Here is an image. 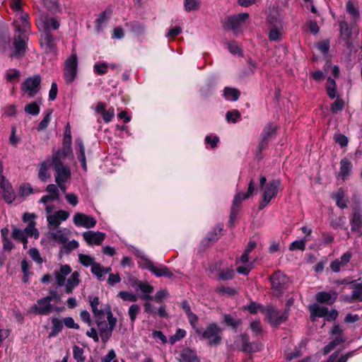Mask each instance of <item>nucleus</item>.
Here are the masks:
<instances>
[{"instance_id": "5fc2aeb1", "label": "nucleus", "mask_w": 362, "mask_h": 362, "mask_svg": "<svg viewBox=\"0 0 362 362\" xmlns=\"http://www.w3.org/2000/svg\"><path fill=\"white\" fill-rule=\"evenodd\" d=\"M73 355L76 362H84L86 360L83 356V349L78 346L75 345L73 347Z\"/></svg>"}, {"instance_id": "052dcab7", "label": "nucleus", "mask_w": 362, "mask_h": 362, "mask_svg": "<svg viewBox=\"0 0 362 362\" xmlns=\"http://www.w3.org/2000/svg\"><path fill=\"white\" fill-rule=\"evenodd\" d=\"M351 228L353 230H358L361 224H362V218L361 215L358 212H355L354 214L353 218L351 221Z\"/></svg>"}, {"instance_id": "393cba45", "label": "nucleus", "mask_w": 362, "mask_h": 362, "mask_svg": "<svg viewBox=\"0 0 362 362\" xmlns=\"http://www.w3.org/2000/svg\"><path fill=\"white\" fill-rule=\"evenodd\" d=\"M95 111L101 115L105 123L110 122L115 117L114 108L111 107L108 110H106V105L103 102L97 103Z\"/></svg>"}, {"instance_id": "58836bf2", "label": "nucleus", "mask_w": 362, "mask_h": 362, "mask_svg": "<svg viewBox=\"0 0 362 362\" xmlns=\"http://www.w3.org/2000/svg\"><path fill=\"white\" fill-rule=\"evenodd\" d=\"M347 300L353 302L355 300L362 301V283L354 284V289L351 296L346 297Z\"/></svg>"}, {"instance_id": "4468645a", "label": "nucleus", "mask_w": 362, "mask_h": 362, "mask_svg": "<svg viewBox=\"0 0 362 362\" xmlns=\"http://www.w3.org/2000/svg\"><path fill=\"white\" fill-rule=\"evenodd\" d=\"M247 13H241L235 16L228 17L224 23V28L232 30L235 35L240 33V28L248 18Z\"/></svg>"}, {"instance_id": "5701e85b", "label": "nucleus", "mask_w": 362, "mask_h": 362, "mask_svg": "<svg viewBox=\"0 0 362 362\" xmlns=\"http://www.w3.org/2000/svg\"><path fill=\"white\" fill-rule=\"evenodd\" d=\"M277 127L273 123L267 124L262 133V142L258 146V152L260 153L267 146L268 140L276 134Z\"/></svg>"}, {"instance_id": "2eb2a0df", "label": "nucleus", "mask_w": 362, "mask_h": 362, "mask_svg": "<svg viewBox=\"0 0 362 362\" xmlns=\"http://www.w3.org/2000/svg\"><path fill=\"white\" fill-rule=\"evenodd\" d=\"M35 24L40 33H50L51 29L57 30L59 27V23L55 18L46 15H40L36 19Z\"/></svg>"}, {"instance_id": "69168bd1", "label": "nucleus", "mask_w": 362, "mask_h": 362, "mask_svg": "<svg viewBox=\"0 0 362 362\" xmlns=\"http://www.w3.org/2000/svg\"><path fill=\"white\" fill-rule=\"evenodd\" d=\"M240 117L241 115L237 110L229 111L226 113V119L228 122L235 123L240 120Z\"/></svg>"}, {"instance_id": "423d86ee", "label": "nucleus", "mask_w": 362, "mask_h": 362, "mask_svg": "<svg viewBox=\"0 0 362 362\" xmlns=\"http://www.w3.org/2000/svg\"><path fill=\"white\" fill-rule=\"evenodd\" d=\"M56 293L53 291L51 293V296L39 299L35 305L31 306L30 310L41 315L50 314L57 310V308L51 303Z\"/></svg>"}, {"instance_id": "a211bd4d", "label": "nucleus", "mask_w": 362, "mask_h": 362, "mask_svg": "<svg viewBox=\"0 0 362 362\" xmlns=\"http://www.w3.org/2000/svg\"><path fill=\"white\" fill-rule=\"evenodd\" d=\"M73 221L76 226L91 228L97 223L95 218L91 216L83 213H76L73 217Z\"/></svg>"}, {"instance_id": "72a5a7b5", "label": "nucleus", "mask_w": 362, "mask_h": 362, "mask_svg": "<svg viewBox=\"0 0 362 362\" xmlns=\"http://www.w3.org/2000/svg\"><path fill=\"white\" fill-rule=\"evenodd\" d=\"M352 169V164L350 160L346 158H344L340 161V170L339 173V177L343 180H346L351 173Z\"/></svg>"}, {"instance_id": "0e129e2a", "label": "nucleus", "mask_w": 362, "mask_h": 362, "mask_svg": "<svg viewBox=\"0 0 362 362\" xmlns=\"http://www.w3.org/2000/svg\"><path fill=\"white\" fill-rule=\"evenodd\" d=\"M33 192V187L29 183L23 184L19 188V194L21 197H28Z\"/></svg>"}, {"instance_id": "3c124183", "label": "nucleus", "mask_w": 362, "mask_h": 362, "mask_svg": "<svg viewBox=\"0 0 362 362\" xmlns=\"http://www.w3.org/2000/svg\"><path fill=\"white\" fill-rule=\"evenodd\" d=\"M109 68V64L106 62L97 63L93 66V71L98 75L105 74Z\"/></svg>"}, {"instance_id": "6e6552de", "label": "nucleus", "mask_w": 362, "mask_h": 362, "mask_svg": "<svg viewBox=\"0 0 362 362\" xmlns=\"http://www.w3.org/2000/svg\"><path fill=\"white\" fill-rule=\"evenodd\" d=\"M78 60L76 53H72L64 64V77L66 83H72L77 74Z\"/></svg>"}, {"instance_id": "6ab92c4d", "label": "nucleus", "mask_w": 362, "mask_h": 362, "mask_svg": "<svg viewBox=\"0 0 362 362\" xmlns=\"http://www.w3.org/2000/svg\"><path fill=\"white\" fill-rule=\"evenodd\" d=\"M331 334L335 336L334 340L330 341L327 345L324 347V354H327L329 353L332 350H333L337 346L342 344L344 342V339L342 337L343 330L340 328V327L337 325H334L331 330Z\"/></svg>"}, {"instance_id": "b1692460", "label": "nucleus", "mask_w": 362, "mask_h": 362, "mask_svg": "<svg viewBox=\"0 0 362 362\" xmlns=\"http://www.w3.org/2000/svg\"><path fill=\"white\" fill-rule=\"evenodd\" d=\"M352 257V252L347 251L339 259H336L330 264V269L334 272H339L341 269L344 268L350 262Z\"/></svg>"}, {"instance_id": "2f4dec72", "label": "nucleus", "mask_w": 362, "mask_h": 362, "mask_svg": "<svg viewBox=\"0 0 362 362\" xmlns=\"http://www.w3.org/2000/svg\"><path fill=\"white\" fill-rule=\"evenodd\" d=\"M52 165H53L52 159H47L40 164L38 172V177L40 180L46 181L50 177L49 168Z\"/></svg>"}, {"instance_id": "4d7b16f0", "label": "nucleus", "mask_w": 362, "mask_h": 362, "mask_svg": "<svg viewBox=\"0 0 362 362\" xmlns=\"http://www.w3.org/2000/svg\"><path fill=\"white\" fill-rule=\"evenodd\" d=\"M91 272L97 276L98 280L101 281L103 279L104 276V269L103 267H102L99 263L96 262L93 264L91 267Z\"/></svg>"}, {"instance_id": "79ce46f5", "label": "nucleus", "mask_w": 362, "mask_h": 362, "mask_svg": "<svg viewBox=\"0 0 362 362\" xmlns=\"http://www.w3.org/2000/svg\"><path fill=\"white\" fill-rule=\"evenodd\" d=\"M12 237L13 239L22 242V243L23 244V247L26 248L28 243V238L25 234V231L23 230L14 228L12 232Z\"/></svg>"}, {"instance_id": "c85d7f7f", "label": "nucleus", "mask_w": 362, "mask_h": 362, "mask_svg": "<svg viewBox=\"0 0 362 362\" xmlns=\"http://www.w3.org/2000/svg\"><path fill=\"white\" fill-rule=\"evenodd\" d=\"M75 151L76 154L78 155V158L81 162L83 168L86 170V160L85 156V147L83 142V140L80 138H78L75 141Z\"/></svg>"}, {"instance_id": "f3484780", "label": "nucleus", "mask_w": 362, "mask_h": 362, "mask_svg": "<svg viewBox=\"0 0 362 362\" xmlns=\"http://www.w3.org/2000/svg\"><path fill=\"white\" fill-rule=\"evenodd\" d=\"M264 314L268 319L269 322L273 326H278L286 321L288 317V313L284 311L281 313L272 306H268Z\"/></svg>"}, {"instance_id": "c03bdc74", "label": "nucleus", "mask_w": 362, "mask_h": 362, "mask_svg": "<svg viewBox=\"0 0 362 362\" xmlns=\"http://www.w3.org/2000/svg\"><path fill=\"white\" fill-rule=\"evenodd\" d=\"M310 239L305 236L303 239L300 240H296L291 243L289 245V250L291 251H294L296 250H299L301 251H303L305 249V243L309 240Z\"/></svg>"}, {"instance_id": "864d4df0", "label": "nucleus", "mask_w": 362, "mask_h": 362, "mask_svg": "<svg viewBox=\"0 0 362 362\" xmlns=\"http://www.w3.org/2000/svg\"><path fill=\"white\" fill-rule=\"evenodd\" d=\"M351 353L343 356H339V353L331 355L326 362H346L348 358L351 356Z\"/></svg>"}, {"instance_id": "49530a36", "label": "nucleus", "mask_w": 362, "mask_h": 362, "mask_svg": "<svg viewBox=\"0 0 362 362\" xmlns=\"http://www.w3.org/2000/svg\"><path fill=\"white\" fill-rule=\"evenodd\" d=\"M24 6L25 4L23 0H11L10 2V7L15 14L25 11Z\"/></svg>"}, {"instance_id": "338daca9", "label": "nucleus", "mask_w": 362, "mask_h": 362, "mask_svg": "<svg viewBox=\"0 0 362 362\" xmlns=\"http://www.w3.org/2000/svg\"><path fill=\"white\" fill-rule=\"evenodd\" d=\"M252 268V263H241L238 264L236 270L239 274L247 275L251 271Z\"/></svg>"}, {"instance_id": "f704fd0d", "label": "nucleus", "mask_w": 362, "mask_h": 362, "mask_svg": "<svg viewBox=\"0 0 362 362\" xmlns=\"http://www.w3.org/2000/svg\"><path fill=\"white\" fill-rule=\"evenodd\" d=\"M51 322H52V326H51V332L49 334V337L57 336L59 332H62L63 327H64L63 320H62L57 317L52 318Z\"/></svg>"}, {"instance_id": "0eeeda50", "label": "nucleus", "mask_w": 362, "mask_h": 362, "mask_svg": "<svg viewBox=\"0 0 362 362\" xmlns=\"http://www.w3.org/2000/svg\"><path fill=\"white\" fill-rule=\"evenodd\" d=\"M281 182L279 180H274L268 182L263 187V197L259 203V209H264L271 200L276 196L279 190Z\"/></svg>"}, {"instance_id": "ddd939ff", "label": "nucleus", "mask_w": 362, "mask_h": 362, "mask_svg": "<svg viewBox=\"0 0 362 362\" xmlns=\"http://www.w3.org/2000/svg\"><path fill=\"white\" fill-rule=\"evenodd\" d=\"M311 319L315 321L316 317H324L327 321L334 320L337 318L338 313L336 310H329L327 308L313 305L310 307Z\"/></svg>"}, {"instance_id": "f257e3e1", "label": "nucleus", "mask_w": 362, "mask_h": 362, "mask_svg": "<svg viewBox=\"0 0 362 362\" xmlns=\"http://www.w3.org/2000/svg\"><path fill=\"white\" fill-rule=\"evenodd\" d=\"M13 24L18 35H15L13 39L14 50L11 56L19 57L25 53L26 49V40H28L26 33H28L30 27L28 13L23 11L15 14Z\"/></svg>"}, {"instance_id": "c756f323", "label": "nucleus", "mask_w": 362, "mask_h": 362, "mask_svg": "<svg viewBox=\"0 0 362 362\" xmlns=\"http://www.w3.org/2000/svg\"><path fill=\"white\" fill-rule=\"evenodd\" d=\"M136 284L139 290L143 293L141 299L153 300V296H149V294L153 293V287L148 282L139 281Z\"/></svg>"}, {"instance_id": "412c9836", "label": "nucleus", "mask_w": 362, "mask_h": 362, "mask_svg": "<svg viewBox=\"0 0 362 362\" xmlns=\"http://www.w3.org/2000/svg\"><path fill=\"white\" fill-rule=\"evenodd\" d=\"M83 238L89 245H100L106 238V234L100 231L88 230L83 233Z\"/></svg>"}, {"instance_id": "603ef678", "label": "nucleus", "mask_w": 362, "mask_h": 362, "mask_svg": "<svg viewBox=\"0 0 362 362\" xmlns=\"http://www.w3.org/2000/svg\"><path fill=\"white\" fill-rule=\"evenodd\" d=\"M118 296L124 301L136 302L138 300L136 295L128 291H120L118 293Z\"/></svg>"}, {"instance_id": "dca6fc26", "label": "nucleus", "mask_w": 362, "mask_h": 362, "mask_svg": "<svg viewBox=\"0 0 362 362\" xmlns=\"http://www.w3.org/2000/svg\"><path fill=\"white\" fill-rule=\"evenodd\" d=\"M39 42L42 49L47 54H56L57 47L55 37L50 33H41Z\"/></svg>"}, {"instance_id": "f8f14e48", "label": "nucleus", "mask_w": 362, "mask_h": 362, "mask_svg": "<svg viewBox=\"0 0 362 362\" xmlns=\"http://www.w3.org/2000/svg\"><path fill=\"white\" fill-rule=\"evenodd\" d=\"M41 78L40 75L28 77L21 86L22 92L29 97L35 96L40 90Z\"/></svg>"}, {"instance_id": "bb28decb", "label": "nucleus", "mask_w": 362, "mask_h": 362, "mask_svg": "<svg viewBox=\"0 0 362 362\" xmlns=\"http://www.w3.org/2000/svg\"><path fill=\"white\" fill-rule=\"evenodd\" d=\"M91 310L95 319H100L103 315L106 314L107 309H103L100 306V300L98 297H88Z\"/></svg>"}, {"instance_id": "e433bc0d", "label": "nucleus", "mask_w": 362, "mask_h": 362, "mask_svg": "<svg viewBox=\"0 0 362 362\" xmlns=\"http://www.w3.org/2000/svg\"><path fill=\"white\" fill-rule=\"evenodd\" d=\"M346 11L351 16L352 21L356 23L360 18V13L358 7L351 1H348L346 5Z\"/></svg>"}, {"instance_id": "4c0bfd02", "label": "nucleus", "mask_w": 362, "mask_h": 362, "mask_svg": "<svg viewBox=\"0 0 362 362\" xmlns=\"http://www.w3.org/2000/svg\"><path fill=\"white\" fill-rule=\"evenodd\" d=\"M240 91L236 88H226L223 90V96L227 100L235 101L239 98Z\"/></svg>"}, {"instance_id": "20e7f679", "label": "nucleus", "mask_w": 362, "mask_h": 362, "mask_svg": "<svg viewBox=\"0 0 362 362\" xmlns=\"http://www.w3.org/2000/svg\"><path fill=\"white\" fill-rule=\"evenodd\" d=\"M268 38L270 41L280 42L284 33L283 18L280 13L276 12L270 14L267 18Z\"/></svg>"}, {"instance_id": "c9c22d12", "label": "nucleus", "mask_w": 362, "mask_h": 362, "mask_svg": "<svg viewBox=\"0 0 362 362\" xmlns=\"http://www.w3.org/2000/svg\"><path fill=\"white\" fill-rule=\"evenodd\" d=\"M234 270L232 268V267H223V268H219V269L218 270V279L220 280H222V281H227V280H230V279H232L233 277H234Z\"/></svg>"}, {"instance_id": "9b49d317", "label": "nucleus", "mask_w": 362, "mask_h": 362, "mask_svg": "<svg viewBox=\"0 0 362 362\" xmlns=\"http://www.w3.org/2000/svg\"><path fill=\"white\" fill-rule=\"evenodd\" d=\"M254 191H255L254 182H253V180H251L249 183L247 192L245 194L239 192L235 194L233 202V206L231 207L230 222H233V220L235 218L241 202L244 199L249 198L253 194Z\"/></svg>"}, {"instance_id": "aec40b11", "label": "nucleus", "mask_w": 362, "mask_h": 362, "mask_svg": "<svg viewBox=\"0 0 362 362\" xmlns=\"http://www.w3.org/2000/svg\"><path fill=\"white\" fill-rule=\"evenodd\" d=\"M144 267L158 277L166 276L172 278L174 276L173 272L167 267L156 265L150 260L146 261Z\"/></svg>"}, {"instance_id": "8fccbe9b", "label": "nucleus", "mask_w": 362, "mask_h": 362, "mask_svg": "<svg viewBox=\"0 0 362 362\" xmlns=\"http://www.w3.org/2000/svg\"><path fill=\"white\" fill-rule=\"evenodd\" d=\"M336 83L334 79L329 77L327 80V92L328 95L331 98H334L336 96Z\"/></svg>"}, {"instance_id": "7ed1b4c3", "label": "nucleus", "mask_w": 362, "mask_h": 362, "mask_svg": "<svg viewBox=\"0 0 362 362\" xmlns=\"http://www.w3.org/2000/svg\"><path fill=\"white\" fill-rule=\"evenodd\" d=\"M100 337L106 341L112 335V332L116 325L117 318L112 315L110 308L106 314L103 315L100 319H95Z\"/></svg>"}, {"instance_id": "680f3d73", "label": "nucleus", "mask_w": 362, "mask_h": 362, "mask_svg": "<svg viewBox=\"0 0 362 362\" xmlns=\"http://www.w3.org/2000/svg\"><path fill=\"white\" fill-rule=\"evenodd\" d=\"M140 310L141 308L139 305H138L137 304H133L129 307L128 314L132 323L134 322L136 316L139 313Z\"/></svg>"}, {"instance_id": "a18cd8bd", "label": "nucleus", "mask_w": 362, "mask_h": 362, "mask_svg": "<svg viewBox=\"0 0 362 362\" xmlns=\"http://www.w3.org/2000/svg\"><path fill=\"white\" fill-rule=\"evenodd\" d=\"M344 197L345 193L344 189H339L336 193V194L333 196V198L336 201L337 205L341 209L346 207V200L344 199Z\"/></svg>"}, {"instance_id": "7c9ffc66", "label": "nucleus", "mask_w": 362, "mask_h": 362, "mask_svg": "<svg viewBox=\"0 0 362 362\" xmlns=\"http://www.w3.org/2000/svg\"><path fill=\"white\" fill-rule=\"evenodd\" d=\"M337 298V293L333 292L329 293L327 292H319L315 295V299L317 302L321 303H333Z\"/></svg>"}, {"instance_id": "39448f33", "label": "nucleus", "mask_w": 362, "mask_h": 362, "mask_svg": "<svg viewBox=\"0 0 362 362\" xmlns=\"http://www.w3.org/2000/svg\"><path fill=\"white\" fill-rule=\"evenodd\" d=\"M195 332L202 339L208 341L210 346L219 344L222 340V329L216 323L209 324L205 329L196 328Z\"/></svg>"}, {"instance_id": "473e14b6", "label": "nucleus", "mask_w": 362, "mask_h": 362, "mask_svg": "<svg viewBox=\"0 0 362 362\" xmlns=\"http://www.w3.org/2000/svg\"><path fill=\"white\" fill-rule=\"evenodd\" d=\"M111 11L105 10L100 13L95 21V28L98 33L102 31L105 23L109 20Z\"/></svg>"}, {"instance_id": "6e6d98bb", "label": "nucleus", "mask_w": 362, "mask_h": 362, "mask_svg": "<svg viewBox=\"0 0 362 362\" xmlns=\"http://www.w3.org/2000/svg\"><path fill=\"white\" fill-rule=\"evenodd\" d=\"M25 112L29 115H37L40 112V106L35 103H30L25 106Z\"/></svg>"}, {"instance_id": "13d9d810", "label": "nucleus", "mask_w": 362, "mask_h": 362, "mask_svg": "<svg viewBox=\"0 0 362 362\" xmlns=\"http://www.w3.org/2000/svg\"><path fill=\"white\" fill-rule=\"evenodd\" d=\"M215 291L219 294L228 295L230 296H235L237 293V291L235 288L231 287H225L223 286L216 287Z\"/></svg>"}, {"instance_id": "bf43d9fd", "label": "nucleus", "mask_w": 362, "mask_h": 362, "mask_svg": "<svg viewBox=\"0 0 362 362\" xmlns=\"http://www.w3.org/2000/svg\"><path fill=\"white\" fill-rule=\"evenodd\" d=\"M185 8L187 11H196L199 8L200 2L199 0H185Z\"/></svg>"}, {"instance_id": "ea45409f", "label": "nucleus", "mask_w": 362, "mask_h": 362, "mask_svg": "<svg viewBox=\"0 0 362 362\" xmlns=\"http://www.w3.org/2000/svg\"><path fill=\"white\" fill-rule=\"evenodd\" d=\"M347 300L353 302L355 300L362 301V283L354 284V289L351 296L346 297Z\"/></svg>"}, {"instance_id": "e2e57ef3", "label": "nucleus", "mask_w": 362, "mask_h": 362, "mask_svg": "<svg viewBox=\"0 0 362 362\" xmlns=\"http://www.w3.org/2000/svg\"><path fill=\"white\" fill-rule=\"evenodd\" d=\"M186 335V332L182 329H177L175 334L171 336L169 339V341L171 344H175V342L180 341L182 338H184Z\"/></svg>"}, {"instance_id": "1a4fd4ad", "label": "nucleus", "mask_w": 362, "mask_h": 362, "mask_svg": "<svg viewBox=\"0 0 362 362\" xmlns=\"http://www.w3.org/2000/svg\"><path fill=\"white\" fill-rule=\"evenodd\" d=\"M52 163L56 172V182H67L71 177V171L67 166L63 165L60 161L59 153L53 156Z\"/></svg>"}, {"instance_id": "9d476101", "label": "nucleus", "mask_w": 362, "mask_h": 362, "mask_svg": "<svg viewBox=\"0 0 362 362\" xmlns=\"http://www.w3.org/2000/svg\"><path fill=\"white\" fill-rule=\"evenodd\" d=\"M272 289L276 296H279L286 289L288 278L280 271L274 272L270 276Z\"/></svg>"}, {"instance_id": "774afa93", "label": "nucleus", "mask_w": 362, "mask_h": 362, "mask_svg": "<svg viewBox=\"0 0 362 362\" xmlns=\"http://www.w3.org/2000/svg\"><path fill=\"white\" fill-rule=\"evenodd\" d=\"M169 293L166 289H160L158 291L153 299L158 303H160L164 299L167 298Z\"/></svg>"}, {"instance_id": "cd10ccee", "label": "nucleus", "mask_w": 362, "mask_h": 362, "mask_svg": "<svg viewBox=\"0 0 362 362\" xmlns=\"http://www.w3.org/2000/svg\"><path fill=\"white\" fill-rule=\"evenodd\" d=\"M178 361L179 362H199L196 352L188 348L180 351Z\"/></svg>"}, {"instance_id": "f03ea898", "label": "nucleus", "mask_w": 362, "mask_h": 362, "mask_svg": "<svg viewBox=\"0 0 362 362\" xmlns=\"http://www.w3.org/2000/svg\"><path fill=\"white\" fill-rule=\"evenodd\" d=\"M71 268L68 264L61 265L59 270L54 272L57 284L59 286H65L66 293H72L79 284V274L78 272L71 273Z\"/></svg>"}, {"instance_id": "a878e982", "label": "nucleus", "mask_w": 362, "mask_h": 362, "mask_svg": "<svg viewBox=\"0 0 362 362\" xmlns=\"http://www.w3.org/2000/svg\"><path fill=\"white\" fill-rule=\"evenodd\" d=\"M69 231L66 229H57L48 233V238L58 244H64L68 240Z\"/></svg>"}, {"instance_id": "09e8293b", "label": "nucleus", "mask_w": 362, "mask_h": 362, "mask_svg": "<svg viewBox=\"0 0 362 362\" xmlns=\"http://www.w3.org/2000/svg\"><path fill=\"white\" fill-rule=\"evenodd\" d=\"M244 309L247 310L251 314H256L258 312L264 313L266 310V308H264L260 304L256 303L255 302H252L247 306H245Z\"/></svg>"}, {"instance_id": "4be33fe9", "label": "nucleus", "mask_w": 362, "mask_h": 362, "mask_svg": "<svg viewBox=\"0 0 362 362\" xmlns=\"http://www.w3.org/2000/svg\"><path fill=\"white\" fill-rule=\"evenodd\" d=\"M69 217V213L65 210H59L53 214L47 215V221L49 227L57 228L62 221Z\"/></svg>"}, {"instance_id": "a19ab883", "label": "nucleus", "mask_w": 362, "mask_h": 362, "mask_svg": "<svg viewBox=\"0 0 362 362\" xmlns=\"http://www.w3.org/2000/svg\"><path fill=\"white\" fill-rule=\"evenodd\" d=\"M347 300L353 302L355 300L362 301V283L354 284V289L351 296L346 297Z\"/></svg>"}, {"instance_id": "de8ad7c7", "label": "nucleus", "mask_w": 362, "mask_h": 362, "mask_svg": "<svg viewBox=\"0 0 362 362\" xmlns=\"http://www.w3.org/2000/svg\"><path fill=\"white\" fill-rule=\"evenodd\" d=\"M78 259L80 263L86 267H92L93 264L96 263V262H95V259L88 255L80 254L78 255Z\"/></svg>"}, {"instance_id": "37998d69", "label": "nucleus", "mask_w": 362, "mask_h": 362, "mask_svg": "<svg viewBox=\"0 0 362 362\" xmlns=\"http://www.w3.org/2000/svg\"><path fill=\"white\" fill-rule=\"evenodd\" d=\"M27 238L34 237L35 239L39 238L38 230L35 228V222L31 221L28 223L27 227L23 230Z\"/></svg>"}]
</instances>
